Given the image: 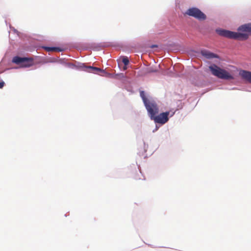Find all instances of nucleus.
<instances>
[{
  "mask_svg": "<svg viewBox=\"0 0 251 251\" xmlns=\"http://www.w3.org/2000/svg\"><path fill=\"white\" fill-rule=\"evenodd\" d=\"M237 30V32L222 29H217L216 31L219 35L227 38L245 40L251 35V23L242 25Z\"/></svg>",
  "mask_w": 251,
  "mask_h": 251,
  "instance_id": "f257e3e1",
  "label": "nucleus"
},
{
  "mask_svg": "<svg viewBox=\"0 0 251 251\" xmlns=\"http://www.w3.org/2000/svg\"><path fill=\"white\" fill-rule=\"evenodd\" d=\"M209 69L211 74L218 78L226 80H230L234 78L233 76L227 71L221 69L215 64L209 66Z\"/></svg>",
  "mask_w": 251,
  "mask_h": 251,
  "instance_id": "f03ea898",
  "label": "nucleus"
},
{
  "mask_svg": "<svg viewBox=\"0 0 251 251\" xmlns=\"http://www.w3.org/2000/svg\"><path fill=\"white\" fill-rule=\"evenodd\" d=\"M12 62L20 65L21 67L26 68L33 65V59L32 58L15 56L13 57Z\"/></svg>",
  "mask_w": 251,
  "mask_h": 251,
  "instance_id": "7ed1b4c3",
  "label": "nucleus"
},
{
  "mask_svg": "<svg viewBox=\"0 0 251 251\" xmlns=\"http://www.w3.org/2000/svg\"><path fill=\"white\" fill-rule=\"evenodd\" d=\"M185 14L200 21H203L206 19V16L199 9L196 7L189 8Z\"/></svg>",
  "mask_w": 251,
  "mask_h": 251,
  "instance_id": "20e7f679",
  "label": "nucleus"
},
{
  "mask_svg": "<svg viewBox=\"0 0 251 251\" xmlns=\"http://www.w3.org/2000/svg\"><path fill=\"white\" fill-rule=\"evenodd\" d=\"M148 111L149 115L151 119L159 112V108L156 103L154 101L151 100L145 104Z\"/></svg>",
  "mask_w": 251,
  "mask_h": 251,
  "instance_id": "39448f33",
  "label": "nucleus"
},
{
  "mask_svg": "<svg viewBox=\"0 0 251 251\" xmlns=\"http://www.w3.org/2000/svg\"><path fill=\"white\" fill-rule=\"evenodd\" d=\"M169 115L170 112L169 111L163 112L158 115H156L151 120H153L155 123L163 125L169 121L168 116Z\"/></svg>",
  "mask_w": 251,
  "mask_h": 251,
  "instance_id": "423d86ee",
  "label": "nucleus"
},
{
  "mask_svg": "<svg viewBox=\"0 0 251 251\" xmlns=\"http://www.w3.org/2000/svg\"><path fill=\"white\" fill-rule=\"evenodd\" d=\"M239 75L243 79L251 83V72L246 70H241L239 72Z\"/></svg>",
  "mask_w": 251,
  "mask_h": 251,
  "instance_id": "0eeeda50",
  "label": "nucleus"
},
{
  "mask_svg": "<svg viewBox=\"0 0 251 251\" xmlns=\"http://www.w3.org/2000/svg\"><path fill=\"white\" fill-rule=\"evenodd\" d=\"M201 54L202 56L208 59L217 58L218 57L217 54L206 50H201Z\"/></svg>",
  "mask_w": 251,
  "mask_h": 251,
  "instance_id": "6e6552de",
  "label": "nucleus"
},
{
  "mask_svg": "<svg viewBox=\"0 0 251 251\" xmlns=\"http://www.w3.org/2000/svg\"><path fill=\"white\" fill-rule=\"evenodd\" d=\"M88 71L90 73L99 74V73L100 72H103V71L101 69L95 67H88Z\"/></svg>",
  "mask_w": 251,
  "mask_h": 251,
  "instance_id": "1a4fd4ad",
  "label": "nucleus"
},
{
  "mask_svg": "<svg viewBox=\"0 0 251 251\" xmlns=\"http://www.w3.org/2000/svg\"><path fill=\"white\" fill-rule=\"evenodd\" d=\"M44 48L47 51H60L62 50L59 48L45 47Z\"/></svg>",
  "mask_w": 251,
  "mask_h": 251,
  "instance_id": "9d476101",
  "label": "nucleus"
},
{
  "mask_svg": "<svg viewBox=\"0 0 251 251\" xmlns=\"http://www.w3.org/2000/svg\"><path fill=\"white\" fill-rule=\"evenodd\" d=\"M140 97L142 98L143 101L144 103V104H145L146 103L150 101V100H149L145 96V94L144 91H141L140 92Z\"/></svg>",
  "mask_w": 251,
  "mask_h": 251,
  "instance_id": "9b49d317",
  "label": "nucleus"
},
{
  "mask_svg": "<svg viewBox=\"0 0 251 251\" xmlns=\"http://www.w3.org/2000/svg\"><path fill=\"white\" fill-rule=\"evenodd\" d=\"M122 62L125 66H127L129 63V60L127 57L124 56L122 58Z\"/></svg>",
  "mask_w": 251,
  "mask_h": 251,
  "instance_id": "f8f14e48",
  "label": "nucleus"
},
{
  "mask_svg": "<svg viewBox=\"0 0 251 251\" xmlns=\"http://www.w3.org/2000/svg\"><path fill=\"white\" fill-rule=\"evenodd\" d=\"M156 72H157L156 70L153 69L152 68H147L146 70V72L147 73H151Z\"/></svg>",
  "mask_w": 251,
  "mask_h": 251,
  "instance_id": "ddd939ff",
  "label": "nucleus"
},
{
  "mask_svg": "<svg viewBox=\"0 0 251 251\" xmlns=\"http://www.w3.org/2000/svg\"><path fill=\"white\" fill-rule=\"evenodd\" d=\"M4 82L3 81H0V88L2 89L4 86Z\"/></svg>",
  "mask_w": 251,
  "mask_h": 251,
  "instance_id": "4468645a",
  "label": "nucleus"
},
{
  "mask_svg": "<svg viewBox=\"0 0 251 251\" xmlns=\"http://www.w3.org/2000/svg\"><path fill=\"white\" fill-rule=\"evenodd\" d=\"M123 69L124 70H126L127 69V67L126 66H125L123 67Z\"/></svg>",
  "mask_w": 251,
  "mask_h": 251,
  "instance_id": "2eb2a0df",
  "label": "nucleus"
},
{
  "mask_svg": "<svg viewBox=\"0 0 251 251\" xmlns=\"http://www.w3.org/2000/svg\"><path fill=\"white\" fill-rule=\"evenodd\" d=\"M157 47V45H152V46H151V48H154V47Z\"/></svg>",
  "mask_w": 251,
  "mask_h": 251,
  "instance_id": "dca6fc26",
  "label": "nucleus"
},
{
  "mask_svg": "<svg viewBox=\"0 0 251 251\" xmlns=\"http://www.w3.org/2000/svg\"><path fill=\"white\" fill-rule=\"evenodd\" d=\"M68 66H73V64H67Z\"/></svg>",
  "mask_w": 251,
  "mask_h": 251,
  "instance_id": "f3484780",
  "label": "nucleus"
},
{
  "mask_svg": "<svg viewBox=\"0 0 251 251\" xmlns=\"http://www.w3.org/2000/svg\"><path fill=\"white\" fill-rule=\"evenodd\" d=\"M174 112H173V113L171 115V116H170L171 117V116H173V115H174Z\"/></svg>",
  "mask_w": 251,
  "mask_h": 251,
  "instance_id": "a211bd4d",
  "label": "nucleus"
}]
</instances>
